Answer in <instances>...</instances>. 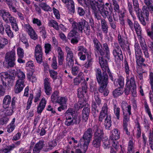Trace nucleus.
Returning <instances> with one entry per match:
<instances>
[{
    "instance_id": "nucleus-60",
    "label": "nucleus",
    "mask_w": 153,
    "mask_h": 153,
    "mask_svg": "<svg viewBox=\"0 0 153 153\" xmlns=\"http://www.w3.org/2000/svg\"><path fill=\"white\" fill-rule=\"evenodd\" d=\"M76 10L77 14L80 16H83L85 15V10L82 7H79L76 8Z\"/></svg>"
},
{
    "instance_id": "nucleus-13",
    "label": "nucleus",
    "mask_w": 153,
    "mask_h": 153,
    "mask_svg": "<svg viewBox=\"0 0 153 153\" xmlns=\"http://www.w3.org/2000/svg\"><path fill=\"white\" fill-rule=\"evenodd\" d=\"M66 56V65L69 68L72 67L74 65V55L73 51L68 46L65 48Z\"/></svg>"
},
{
    "instance_id": "nucleus-57",
    "label": "nucleus",
    "mask_w": 153,
    "mask_h": 153,
    "mask_svg": "<svg viewBox=\"0 0 153 153\" xmlns=\"http://www.w3.org/2000/svg\"><path fill=\"white\" fill-rule=\"evenodd\" d=\"M74 111L73 108H68V110L66 111L64 114L65 116H68L73 117L74 114Z\"/></svg>"
},
{
    "instance_id": "nucleus-54",
    "label": "nucleus",
    "mask_w": 153,
    "mask_h": 153,
    "mask_svg": "<svg viewBox=\"0 0 153 153\" xmlns=\"http://www.w3.org/2000/svg\"><path fill=\"white\" fill-rule=\"evenodd\" d=\"M57 103H58L59 105H64L66 104L68 98L66 96L60 97H59Z\"/></svg>"
},
{
    "instance_id": "nucleus-5",
    "label": "nucleus",
    "mask_w": 153,
    "mask_h": 153,
    "mask_svg": "<svg viewBox=\"0 0 153 153\" xmlns=\"http://www.w3.org/2000/svg\"><path fill=\"white\" fill-rule=\"evenodd\" d=\"M93 130L94 135L92 145L95 148H100L102 138L101 135V128L98 125H95L93 126Z\"/></svg>"
},
{
    "instance_id": "nucleus-51",
    "label": "nucleus",
    "mask_w": 153,
    "mask_h": 153,
    "mask_svg": "<svg viewBox=\"0 0 153 153\" xmlns=\"http://www.w3.org/2000/svg\"><path fill=\"white\" fill-rule=\"evenodd\" d=\"M17 77L18 79L16 81L18 82H24V79L25 78V75L24 73L22 71H19L17 73Z\"/></svg>"
},
{
    "instance_id": "nucleus-37",
    "label": "nucleus",
    "mask_w": 153,
    "mask_h": 153,
    "mask_svg": "<svg viewBox=\"0 0 153 153\" xmlns=\"http://www.w3.org/2000/svg\"><path fill=\"white\" fill-rule=\"evenodd\" d=\"M24 82L23 83L21 82H16V85L15 89V93L18 94L22 91L24 87L25 86L24 85Z\"/></svg>"
},
{
    "instance_id": "nucleus-28",
    "label": "nucleus",
    "mask_w": 153,
    "mask_h": 153,
    "mask_svg": "<svg viewBox=\"0 0 153 153\" xmlns=\"http://www.w3.org/2000/svg\"><path fill=\"white\" fill-rule=\"evenodd\" d=\"M112 123L111 115L107 116L104 119L103 123L105 128L107 130H111Z\"/></svg>"
},
{
    "instance_id": "nucleus-29",
    "label": "nucleus",
    "mask_w": 153,
    "mask_h": 153,
    "mask_svg": "<svg viewBox=\"0 0 153 153\" xmlns=\"http://www.w3.org/2000/svg\"><path fill=\"white\" fill-rule=\"evenodd\" d=\"M113 82L115 85H118L119 88L123 89L124 85V78L122 76H119L118 78L115 79Z\"/></svg>"
},
{
    "instance_id": "nucleus-33",
    "label": "nucleus",
    "mask_w": 153,
    "mask_h": 153,
    "mask_svg": "<svg viewBox=\"0 0 153 153\" xmlns=\"http://www.w3.org/2000/svg\"><path fill=\"white\" fill-rule=\"evenodd\" d=\"M101 135L102 136V141L103 143L104 147L106 148L110 145L109 140L108 139V136H106L104 132L103 129L101 128Z\"/></svg>"
},
{
    "instance_id": "nucleus-14",
    "label": "nucleus",
    "mask_w": 153,
    "mask_h": 153,
    "mask_svg": "<svg viewBox=\"0 0 153 153\" xmlns=\"http://www.w3.org/2000/svg\"><path fill=\"white\" fill-rule=\"evenodd\" d=\"M104 0H96L98 2L99 4L103 8V9L105 11L107 10L108 11L107 14L108 15V19L110 21H112L111 18V13L112 10V8L111 7V4L109 3H105Z\"/></svg>"
},
{
    "instance_id": "nucleus-34",
    "label": "nucleus",
    "mask_w": 153,
    "mask_h": 153,
    "mask_svg": "<svg viewBox=\"0 0 153 153\" xmlns=\"http://www.w3.org/2000/svg\"><path fill=\"white\" fill-rule=\"evenodd\" d=\"M131 92L132 93V95L134 97H135L137 96V92L136 91V85L135 84L134 78V77H131Z\"/></svg>"
},
{
    "instance_id": "nucleus-18",
    "label": "nucleus",
    "mask_w": 153,
    "mask_h": 153,
    "mask_svg": "<svg viewBox=\"0 0 153 153\" xmlns=\"http://www.w3.org/2000/svg\"><path fill=\"white\" fill-rule=\"evenodd\" d=\"M44 89L45 92L47 96L50 95L52 92V88L49 79L45 78L44 80Z\"/></svg>"
},
{
    "instance_id": "nucleus-35",
    "label": "nucleus",
    "mask_w": 153,
    "mask_h": 153,
    "mask_svg": "<svg viewBox=\"0 0 153 153\" xmlns=\"http://www.w3.org/2000/svg\"><path fill=\"white\" fill-rule=\"evenodd\" d=\"M0 15L3 20L6 22L8 21V19L11 16L10 13L5 9H2L0 10Z\"/></svg>"
},
{
    "instance_id": "nucleus-11",
    "label": "nucleus",
    "mask_w": 153,
    "mask_h": 153,
    "mask_svg": "<svg viewBox=\"0 0 153 153\" xmlns=\"http://www.w3.org/2000/svg\"><path fill=\"white\" fill-rule=\"evenodd\" d=\"M120 47L118 43H114L112 52L115 61L119 62L123 60V50Z\"/></svg>"
},
{
    "instance_id": "nucleus-44",
    "label": "nucleus",
    "mask_w": 153,
    "mask_h": 153,
    "mask_svg": "<svg viewBox=\"0 0 153 153\" xmlns=\"http://www.w3.org/2000/svg\"><path fill=\"white\" fill-rule=\"evenodd\" d=\"M123 93V89L119 87L115 89L113 92V94L115 98H116L122 95Z\"/></svg>"
},
{
    "instance_id": "nucleus-7",
    "label": "nucleus",
    "mask_w": 153,
    "mask_h": 153,
    "mask_svg": "<svg viewBox=\"0 0 153 153\" xmlns=\"http://www.w3.org/2000/svg\"><path fill=\"white\" fill-rule=\"evenodd\" d=\"M94 95V100L92 101L91 104V113L94 117L95 118L98 114L99 108H100L102 100L98 92L95 91Z\"/></svg>"
},
{
    "instance_id": "nucleus-48",
    "label": "nucleus",
    "mask_w": 153,
    "mask_h": 153,
    "mask_svg": "<svg viewBox=\"0 0 153 153\" xmlns=\"http://www.w3.org/2000/svg\"><path fill=\"white\" fill-rule=\"evenodd\" d=\"M123 68H124L125 73L126 75H128L130 74V70L128 61L126 58L124 59L123 62Z\"/></svg>"
},
{
    "instance_id": "nucleus-36",
    "label": "nucleus",
    "mask_w": 153,
    "mask_h": 153,
    "mask_svg": "<svg viewBox=\"0 0 153 153\" xmlns=\"http://www.w3.org/2000/svg\"><path fill=\"white\" fill-rule=\"evenodd\" d=\"M12 100L11 97L9 95H6L3 101V106L4 108H7L9 107L10 103L11 104Z\"/></svg>"
},
{
    "instance_id": "nucleus-1",
    "label": "nucleus",
    "mask_w": 153,
    "mask_h": 153,
    "mask_svg": "<svg viewBox=\"0 0 153 153\" xmlns=\"http://www.w3.org/2000/svg\"><path fill=\"white\" fill-rule=\"evenodd\" d=\"M95 72L97 81L100 85L99 91L102 93L104 96H106L109 93V91L106 88L108 84V74L105 72L103 73V76H102L101 70L99 68L96 69Z\"/></svg>"
},
{
    "instance_id": "nucleus-16",
    "label": "nucleus",
    "mask_w": 153,
    "mask_h": 153,
    "mask_svg": "<svg viewBox=\"0 0 153 153\" xmlns=\"http://www.w3.org/2000/svg\"><path fill=\"white\" fill-rule=\"evenodd\" d=\"M101 56L99 57V62L100 66L104 71L102 73V76H103V72H105L106 73V69L109 67L108 60H109L110 59V56H109V58L106 57V55Z\"/></svg>"
},
{
    "instance_id": "nucleus-4",
    "label": "nucleus",
    "mask_w": 153,
    "mask_h": 153,
    "mask_svg": "<svg viewBox=\"0 0 153 153\" xmlns=\"http://www.w3.org/2000/svg\"><path fill=\"white\" fill-rule=\"evenodd\" d=\"M93 128V126L86 129L79 141V143L83 148L85 152L87 151L88 145L92 139L94 131Z\"/></svg>"
},
{
    "instance_id": "nucleus-30",
    "label": "nucleus",
    "mask_w": 153,
    "mask_h": 153,
    "mask_svg": "<svg viewBox=\"0 0 153 153\" xmlns=\"http://www.w3.org/2000/svg\"><path fill=\"white\" fill-rule=\"evenodd\" d=\"M133 28L131 30L132 31L134 30L137 35L138 36H141L142 35V30L140 25L137 21H134V24Z\"/></svg>"
},
{
    "instance_id": "nucleus-22",
    "label": "nucleus",
    "mask_w": 153,
    "mask_h": 153,
    "mask_svg": "<svg viewBox=\"0 0 153 153\" xmlns=\"http://www.w3.org/2000/svg\"><path fill=\"white\" fill-rule=\"evenodd\" d=\"M44 140H39L35 144L33 149V153H39L42 150L44 145Z\"/></svg>"
},
{
    "instance_id": "nucleus-8",
    "label": "nucleus",
    "mask_w": 153,
    "mask_h": 153,
    "mask_svg": "<svg viewBox=\"0 0 153 153\" xmlns=\"http://www.w3.org/2000/svg\"><path fill=\"white\" fill-rule=\"evenodd\" d=\"M11 74H12L13 75H10L6 72H2L0 74V76L2 84L3 86L6 87L10 83H12L13 80L15 79V75H16V72L14 70L10 72Z\"/></svg>"
},
{
    "instance_id": "nucleus-61",
    "label": "nucleus",
    "mask_w": 153,
    "mask_h": 153,
    "mask_svg": "<svg viewBox=\"0 0 153 153\" xmlns=\"http://www.w3.org/2000/svg\"><path fill=\"white\" fill-rule=\"evenodd\" d=\"M108 107L107 104L106 103L103 104V106L102 107V110L100 111V113L104 114L107 115V116H109L108 114Z\"/></svg>"
},
{
    "instance_id": "nucleus-23",
    "label": "nucleus",
    "mask_w": 153,
    "mask_h": 153,
    "mask_svg": "<svg viewBox=\"0 0 153 153\" xmlns=\"http://www.w3.org/2000/svg\"><path fill=\"white\" fill-rule=\"evenodd\" d=\"M120 137V132L117 128H114L111 132L109 136L110 140H117Z\"/></svg>"
},
{
    "instance_id": "nucleus-39",
    "label": "nucleus",
    "mask_w": 153,
    "mask_h": 153,
    "mask_svg": "<svg viewBox=\"0 0 153 153\" xmlns=\"http://www.w3.org/2000/svg\"><path fill=\"white\" fill-rule=\"evenodd\" d=\"M72 27L73 29L70 31L68 36V38L69 39H71L73 37H75L78 36V33L77 28L76 27Z\"/></svg>"
},
{
    "instance_id": "nucleus-49",
    "label": "nucleus",
    "mask_w": 153,
    "mask_h": 153,
    "mask_svg": "<svg viewBox=\"0 0 153 153\" xmlns=\"http://www.w3.org/2000/svg\"><path fill=\"white\" fill-rule=\"evenodd\" d=\"M135 59L136 63L138 66H141L142 65L144 66H146V64L143 63L145 61V59L143 58V56L135 58Z\"/></svg>"
},
{
    "instance_id": "nucleus-27",
    "label": "nucleus",
    "mask_w": 153,
    "mask_h": 153,
    "mask_svg": "<svg viewBox=\"0 0 153 153\" xmlns=\"http://www.w3.org/2000/svg\"><path fill=\"white\" fill-rule=\"evenodd\" d=\"M103 47L101 48L102 49V51L103 52V54H101L100 53H98V55L100 56H104L105 55H106V57L108 58H109V56H110V51L109 48L106 43H103L102 45Z\"/></svg>"
},
{
    "instance_id": "nucleus-26",
    "label": "nucleus",
    "mask_w": 153,
    "mask_h": 153,
    "mask_svg": "<svg viewBox=\"0 0 153 153\" xmlns=\"http://www.w3.org/2000/svg\"><path fill=\"white\" fill-rule=\"evenodd\" d=\"M127 109H126L127 112L129 113L128 116H123V124H128L130 121V115H131V107L130 105H128L127 107Z\"/></svg>"
},
{
    "instance_id": "nucleus-31",
    "label": "nucleus",
    "mask_w": 153,
    "mask_h": 153,
    "mask_svg": "<svg viewBox=\"0 0 153 153\" xmlns=\"http://www.w3.org/2000/svg\"><path fill=\"white\" fill-rule=\"evenodd\" d=\"M79 100H82V101H79L77 103H75L74 105V110L76 111H78L79 109H81L85 105V101L86 99L85 100H84L83 98H79Z\"/></svg>"
},
{
    "instance_id": "nucleus-43",
    "label": "nucleus",
    "mask_w": 153,
    "mask_h": 153,
    "mask_svg": "<svg viewBox=\"0 0 153 153\" xmlns=\"http://www.w3.org/2000/svg\"><path fill=\"white\" fill-rule=\"evenodd\" d=\"M135 58L143 56L142 52L138 44H136L134 45Z\"/></svg>"
},
{
    "instance_id": "nucleus-59",
    "label": "nucleus",
    "mask_w": 153,
    "mask_h": 153,
    "mask_svg": "<svg viewBox=\"0 0 153 153\" xmlns=\"http://www.w3.org/2000/svg\"><path fill=\"white\" fill-rule=\"evenodd\" d=\"M77 50L78 51H80L82 53L83 52L84 53H85L87 57L88 56V55H91V53H88L87 51L88 50L87 49L83 46H78L77 48Z\"/></svg>"
},
{
    "instance_id": "nucleus-40",
    "label": "nucleus",
    "mask_w": 153,
    "mask_h": 153,
    "mask_svg": "<svg viewBox=\"0 0 153 153\" xmlns=\"http://www.w3.org/2000/svg\"><path fill=\"white\" fill-rule=\"evenodd\" d=\"M126 82L124 92L126 95H128L129 94L130 91L131 90V78L129 80L128 79H126Z\"/></svg>"
},
{
    "instance_id": "nucleus-53",
    "label": "nucleus",
    "mask_w": 153,
    "mask_h": 153,
    "mask_svg": "<svg viewBox=\"0 0 153 153\" xmlns=\"http://www.w3.org/2000/svg\"><path fill=\"white\" fill-rule=\"evenodd\" d=\"M52 48L53 47L50 44L46 43L45 44V51L46 55L48 54L51 51Z\"/></svg>"
},
{
    "instance_id": "nucleus-46",
    "label": "nucleus",
    "mask_w": 153,
    "mask_h": 153,
    "mask_svg": "<svg viewBox=\"0 0 153 153\" xmlns=\"http://www.w3.org/2000/svg\"><path fill=\"white\" fill-rule=\"evenodd\" d=\"M39 6L45 11H52L51 8L45 2H41L39 4Z\"/></svg>"
},
{
    "instance_id": "nucleus-15",
    "label": "nucleus",
    "mask_w": 153,
    "mask_h": 153,
    "mask_svg": "<svg viewBox=\"0 0 153 153\" xmlns=\"http://www.w3.org/2000/svg\"><path fill=\"white\" fill-rule=\"evenodd\" d=\"M34 56L37 62L40 64L42 61L43 52L42 46L37 44L35 48Z\"/></svg>"
},
{
    "instance_id": "nucleus-9",
    "label": "nucleus",
    "mask_w": 153,
    "mask_h": 153,
    "mask_svg": "<svg viewBox=\"0 0 153 153\" xmlns=\"http://www.w3.org/2000/svg\"><path fill=\"white\" fill-rule=\"evenodd\" d=\"M16 54L15 52L11 51L7 53L5 56L4 66L7 68H12L16 65Z\"/></svg>"
},
{
    "instance_id": "nucleus-62",
    "label": "nucleus",
    "mask_w": 153,
    "mask_h": 153,
    "mask_svg": "<svg viewBox=\"0 0 153 153\" xmlns=\"http://www.w3.org/2000/svg\"><path fill=\"white\" fill-rule=\"evenodd\" d=\"M45 27L44 25H42L39 28L40 30V32L41 34H42V36L43 38H46V32Z\"/></svg>"
},
{
    "instance_id": "nucleus-19",
    "label": "nucleus",
    "mask_w": 153,
    "mask_h": 153,
    "mask_svg": "<svg viewBox=\"0 0 153 153\" xmlns=\"http://www.w3.org/2000/svg\"><path fill=\"white\" fill-rule=\"evenodd\" d=\"M65 5V7L69 10L70 12L74 13L75 12L74 3L73 0H61Z\"/></svg>"
},
{
    "instance_id": "nucleus-32",
    "label": "nucleus",
    "mask_w": 153,
    "mask_h": 153,
    "mask_svg": "<svg viewBox=\"0 0 153 153\" xmlns=\"http://www.w3.org/2000/svg\"><path fill=\"white\" fill-rule=\"evenodd\" d=\"M59 91L56 90L54 91L52 93L51 97V101L53 104L57 103L59 97Z\"/></svg>"
},
{
    "instance_id": "nucleus-55",
    "label": "nucleus",
    "mask_w": 153,
    "mask_h": 153,
    "mask_svg": "<svg viewBox=\"0 0 153 153\" xmlns=\"http://www.w3.org/2000/svg\"><path fill=\"white\" fill-rule=\"evenodd\" d=\"M151 29L146 30L147 35L151 39L153 40V23H151Z\"/></svg>"
},
{
    "instance_id": "nucleus-50",
    "label": "nucleus",
    "mask_w": 153,
    "mask_h": 153,
    "mask_svg": "<svg viewBox=\"0 0 153 153\" xmlns=\"http://www.w3.org/2000/svg\"><path fill=\"white\" fill-rule=\"evenodd\" d=\"M48 24L50 26L53 27L56 30H59L58 24L56 21L51 20L49 21Z\"/></svg>"
},
{
    "instance_id": "nucleus-42",
    "label": "nucleus",
    "mask_w": 153,
    "mask_h": 153,
    "mask_svg": "<svg viewBox=\"0 0 153 153\" xmlns=\"http://www.w3.org/2000/svg\"><path fill=\"white\" fill-rule=\"evenodd\" d=\"M93 62V59L91 58V55H88L87 57V62L84 65V67L87 69L91 68Z\"/></svg>"
},
{
    "instance_id": "nucleus-63",
    "label": "nucleus",
    "mask_w": 153,
    "mask_h": 153,
    "mask_svg": "<svg viewBox=\"0 0 153 153\" xmlns=\"http://www.w3.org/2000/svg\"><path fill=\"white\" fill-rule=\"evenodd\" d=\"M42 93V90L40 88L38 91L37 93L36 94V95L34 97V102L35 103L37 102L39 100V98L41 96Z\"/></svg>"
},
{
    "instance_id": "nucleus-58",
    "label": "nucleus",
    "mask_w": 153,
    "mask_h": 153,
    "mask_svg": "<svg viewBox=\"0 0 153 153\" xmlns=\"http://www.w3.org/2000/svg\"><path fill=\"white\" fill-rule=\"evenodd\" d=\"M137 126V133L136 137L137 138H139L140 137L141 134V126L140 123L139 122H137L136 124Z\"/></svg>"
},
{
    "instance_id": "nucleus-64",
    "label": "nucleus",
    "mask_w": 153,
    "mask_h": 153,
    "mask_svg": "<svg viewBox=\"0 0 153 153\" xmlns=\"http://www.w3.org/2000/svg\"><path fill=\"white\" fill-rule=\"evenodd\" d=\"M80 117L78 116H74L73 117V125L79 124L81 121Z\"/></svg>"
},
{
    "instance_id": "nucleus-56",
    "label": "nucleus",
    "mask_w": 153,
    "mask_h": 153,
    "mask_svg": "<svg viewBox=\"0 0 153 153\" xmlns=\"http://www.w3.org/2000/svg\"><path fill=\"white\" fill-rule=\"evenodd\" d=\"M49 72L50 77L53 80H55L57 79L58 73L56 71L51 69L49 70Z\"/></svg>"
},
{
    "instance_id": "nucleus-45",
    "label": "nucleus",
    "mask_w": 153,
    "mask_h": 153,
    "mask_svg": "<svg viewBox=\"0 0 153 153\" xmlns=\"http://www.w3.org/2000/svg\"><path fill=\"white\" fill-rule=\"evenodd\" d=\"M5 31L7 36L10 38H12L14 37V34L12 31L11 30V27L10 25H5Z\"/></svg>"
},
{
    "instance_id": "nucleus-25",
    "label": "nucleus",
    "mask_w": 153,
    "mask_h": 153,
    "mask_svg": "<svg viewBox=\"0 0 153 153\" xmlns=\"http://www.w3.org/2000/svg\"><path fill=\"white\" fill-rule=\"evenodd\" d=\"M90 112V107L88 105V106L85 107L82 111V118L83 122H86L88 120Z\"/></svg>"
},
{
    "instance_id": "nucleus-41",
    "label": "nucleus",
    "mask_w": 153,
    "mask_h": 153,
    "mask_svg": "<svg viewBox=\"0 0 153 153\" xmlns=\"http://www.w3.org/2000/svg\"><path fill=\"white\" fill-rule=\"evenodd\" d=\"M118 38L120 46V47L123 51H125V46L126 45V43H129L127 41H125V40H123L120 34L118 35Z\"/></svg>"
},
{
    "instance_id": "nucleus-6",
    "label": "nucleus",
    "mask_w": 153,
    "mask_h": 153,
    "mask_svg": "<svg viewBox=\"0 0 153 153\" xmlns=\"http://www.w3.org/2000/svg\"><path fill=\"white\" fill-rule=\"evenodd\" d=\"M76 27L79 33H82L83 30L87 36H89L91 33V31L90 29V26L88 25V22L85 19L81 21L76 22L73 21L72 24V26Z\"/></svg>"
},
{
    "instance_id": "nucleus-2",
    "label": "nucleus",
    "mask_w": 153,
    "mask_h": 153,
    "mask_svg": "<svg viewBox=\"0 0 153 153\" xmlns=\"http://www.w3.org/2000/svg\"><path fill=\"white\" fill-rule=\"evenodd\" d=\"M146 6L143 7L142 10H139L138 11L140 23L143 26H146V23L145 20H149V12L153 13V0H144Z\"/></svg>"
},
{
    "instance_id": "nucleus-38",
    "label": "nucleus",
    "mask_w": 153,
    "mask_h": 153,
    "mask_svg": "<svg viewBox=\"0 0 153 153\" xmlns=\"http://www.w3.org/2000/svg\"><path fill=\"white\" fill-rule=\"evenodd\" d=\"M101 29L103 33L107 34L108 33V23L104 19H101Z\"/></svg>"
},
{
    "instance_id": "nucleus-52",
    "label": "nucleus",
    "mask_w": 153,
    "mask_h": 153,
    "mask_svg": "<svg viewBox=\"0 0 153 153\" xmlns=\"http://www.w3.org/2000/svg\"><path fill=\"white\" fill-rule=\"evenodd\" d=\"M134 6V8L136 12L137 16L139 20H140V17L139 16V13L138 10H141L139 8V4L137 0H132Z\"/></svg>"
},
{
    "instance_id": "nucleus-47",
    "label": "nucleus",
    "mask_w": 153,
    "mask_h": 153,
    "mask_svg": "<svg viewBox=\"0 0 153 153\" xmlns=\"http://www.w3.org/2000/svg\"><path fill=\"white\" fill-rule=\"evenodd\" d=\"M81 147V145L79 143V142L75 148V152L71 151V153H85L86 151L85 152L84 149H83V148Z\"/></svg>"
},
{
    "instance_id": "nucleus-21",
    "label": "nucleus",
    "mask_w": 153,
    "mask_h": 153,
    "mask_svg": "<svg viewBox=\"0 0 153 153\" xmlns=\"http://www.w3.org/2000/svg\"><path fill=\"white\" fill-rule=\"evenodd\" d=\"M92 41L94 44V46L95 52L97 53L98 54V53L103 54L102 49L100 48V46L102 47V45L96 37H94L92 39Z\"/></svg>"
},
{
    "instance_id": "nucleus-10",
    "label": "nucleus",
    "mask_w": 153,
    "mask_h": 153,
    "mask_svg": "<svg viewBox=\"0 0 153 153\" xmlns=\"http://www.w3.org/2000/svg\"><path fill=\"white\" fill-rule=\"evenodd\" d=\"M113 5L114 6V12L117 13L118 15L120 23L123 26L125 25L124 17L126 11L125 10H120V7L116 0H112Z\"/></svg>"
},
{
    "instance_id": "nucleus-24",
    "label": "nucleus",
    "mask_w": 153,
    "mask_h": 153,
    "mask_svg": "<svg viewBox=\"0 0 153 153\" xmlns=\"http://www.w3.org/2000/svg\"><path fill=\"white\" fill-rule=\"evenodd\" d=\"M47 104V101L45 98H42L37 106V112L38 114H41L45 108Z\"/></svg>"
},
{
    "instance_id": "nucleus-12",
    "label": "nucleus",
    "mask_w": 153,
    "mask_h": 153,
    "mask_svg": "<svg viewBox=\"0 0 153 153\" xmlns=\"http://www.w3.org/2000/svg\"><path fill=\"white\" fill-rule=\"evenodd\" d=\"M89 79V78L87 77L86 78V80L84 79L82 83H81V87H79L77 89V96L78 98H83L84 100H85L87 99V91L88 87L87 85V83L86 81H88Z\"/></svg>"
},
{
    "instance_id": "nucleus-3",
    "label": "nucleus",
    "mask_w": 153,
    "mask_h": 153,
    "mask_svg": "<svg viewBox=\"0 0 153 153\" xmlns=\"http://www.w3.org/2000/svg\"><path fill=\"white\" fill-rule=\"evenodd\" d=\"M78 3L82 6L85 5L87 7L91 8L94 12L97 11V9L100 11V14L104 18H107L108 11L104 10L103 8L99 4L96 0H77Z\"/></svg>"
},
{
    "instance_id": "nucleus-20",
    "label": "nucleus",
    "mask_w": 153,
    "mask_h": 153,
    "mask_svg": "<svg viewBox=\"0 0 153 153\" xmlns=\"http://www.w3.org/2000/svg\"><path fill=\"white\" fill-rule=\"evenodd\" d=\"M25 27L26 30L30 38L34 40L37 39L38 37L36 33L31 26L29 24H26Z\"/></svg>"
},
{
    "instance_id": "nucleus-17",
    "label": "nucleus",
    "mask_w": 153,
    "mask_h": 153,
    "mask_svg": "<svg viewBox=\"0 0 153 153\" xmlns=\"http://www.w3.org/2000/svg\"><path fill=\"white\" fill-rule=\"evenodd\" d=\"M17 99L15 97H13L12 99L11 107L4 108L5 110L3 111L4 113V115L6 116H9L12 114L14 112V110L16 108V102Z\"/></svg>"
}]
</instances>
